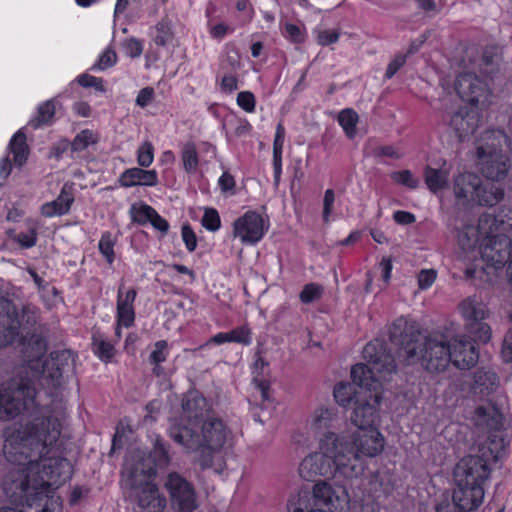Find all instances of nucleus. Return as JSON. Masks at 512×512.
<instances>
[{
  "instance_id": "774afa93",
  "label": "nucleus",
  "mask_w": 512,
  "mask_h": 512,
  "mask_svg": "<svg viewBox=\"0 0 512 512\" xmlns=\"http://www.w3.org/2000/svg\"><path fill=\"white\" fill-rule=\"evenodd\" d=\"M148 223H150L156 230L160 231L163 234H166L169 230V223L167 222V220L161 217L155 209Z\"/></svg>"
},
{
  "instance_id": "052dcab7",
  "label": "nucleus",
  "mask_w": 512,
  "mask_h": 512,
  "mask_svg": "<svg viewBox=\"0 0 512 512\" xmlns=\"http://www.w3.org/2000/svg\"><path fill=\"white\" fill-rule=\"evenodd\" d=\"M182 239L186 245V248L192 252L196 249L197 246V238L189 224H185L182 226Z\"/></svg>"
},
{
  "instance_id": "bb28decb",
  "label": "nucleus",
  "mask_w": 512,
  "mask_h": 512,
  "mask_svg": "<svg viewBox=\"0 0 512 512\" xmlns=\"http://www.w3.org/2000/svg\"><path fill=\"white\" fill-rule=\"evenodd\" d=\"M499 380L495 372L485 369H478L474 374L472 390L475 394L482 396L489 395L498 387Z\"/></svg>"
},
{
  "instance_id": "a18cd8bd",
  "label": "nucleus",
  "mask_w": 512,
  "mask_h": 512,
  "mask_svg": "<svg viewBox=\"0 0 512 512\" xmlns=\"http://www.w3.org/2000/svg\"><path fill=\"white\" fill-rule=\"evenodd\" d=\"M98 141V135L91 130H83L76 135L71 148L73 151H82L86 149L90 144H95Z\"/></svg>"
},
{
  "instance_id": "5701e85b",
  "label": "nucleus",
  "mask_w": 512,
  "mask_h": 512,
  "mask_svg": "<svg viewBox=\"0 0 512 512\" xmlns=\"http://www.w3.org/2000/svg\"><path fill=\"white\" fill-rule=\"evenodd\" d=\"M74 201L73 184L65 183L58 197L52 202L41 207V213L45 217L66 214Z\"/></svg>"
},
{
  "instance_id": "cd10ccee",
  "label": "nucleus",
  "mask_w": 512,
  "mask_h": 512,
  "mask_svg": "<svg viewBox=\"0 0 512 512\" xmlns=\"http://www.w3.org/2000/svg\"><path fill=\"white\" fill-rule=\"evenodd\" d=\"M312 498L316 506H325L331 509L336 508L339 496L332 486L326 481H318L313 486Z\"/></svg>"
},
{
  "instance_id": "69168bd1",
  "label": "nucleus",
  "mask_w": 512,
  "mask_h": 512,
  "mask_svg": "<svg viewBox=\"0 0 512 512\" xmlns=\"http://www.w3.org/2000/svg\"><path fill=\"white\" fill-rule=\"evenodd\" d=\"M373 155L375 157H388L393 159H399L401 154L393 146H379L373 149Z\"/></svg>"
},
{
  "instance_id": "bf43d9fd",
  "label": "nucleus",
  "mask_w": 512,
  "mask_h": 512,
  "mask_svg": "<svg viewBox=\"0 0 512 512\" xmlns=\"http://www.w3.org/2000/svg\"><path fill=\"white\" fill-rule=\"evenodd\" d=\"M255 97L249 91L240 92L237 96V104L247 112L255 109Z\"/></svg>"
},
{
  "instance_id": "473e14b6",
  "label": "nucleus",
  "mask_w": 512,
  "mask_h": 512,
  "mask_svg": "<svg viewBox=\"0 0 512 512\" xmlns=\"http://www.w3.org/2000/svg\"><path fill=\"white\" fill-rule=\"evenodd\" d=\"M285 138L284 126L279 123L276 128V135L273 143V165L276 182L279 181L282 167V149Z\"/></svg>"
},
{
  "instance_id": "de8ad7c7",
  "label": "nucleus",
  "mask_w": 512,
  "mask_h": 512,
  "mask_svg": "<svg viewBox=\"0 0 512 512\" xmlns=\"http://www.w3.org/2000/svg\"><path fill=\"white\" fill-rule=\"evenodd\" d=\"M128 0H118L115 6L114 12V30H120L121 32H127L126 23L128 20V13L126 12V6Z\"/></svg>"
},
{
  "instance_id": "5fc2aeb1",
  "label": "nucleus",
  "mask_w": 512,
  "mask_h": 512,
  "mask_svg": "<svg viewBox=\"0 0 512 512\" xmlns=\"http://www.w3.org/2000/svg\"><path fill=\"white\" fill-rule=\"evenodd\" d=\"M202 225L210 231H217L221 221L218 212L213 208H207L202 218Z\"/></svg>"
},
{
  "instance_id": "a878e982",
  "label": "nucleus",
  "mask_w": 512,
  "mask_h": 512,
  "mask_svg": "<svg viewBox=\"0 0 512 512\" xmlns=\"http://www.w3.org/2000/svg\"><path fill=\"white\" fill-rule=\"evenodd\" d=\"M504 197V190L495 183H482L480 181L475 198L472 202H475L481 206H494L498 204Z\"/></svg>"
},
{
  "instance_id": "3c124183",
  "label": "nucleus",
  "mask_w": 512,
  "mask_h": 512,
  "mask_svg": "<svg viewBox=\"0 0 512 512\" xmlns=\"http://www.w3.org/2000/svg\"><path fill=\"white\" fill-rule=\"evenodd\" d=\"M75 81L84 88H94L99 92H105V86L102 78L92 76L90 74L84 73L79 75Z\"/></svg>"
},
{
  "instance_id": "79ce46f5",
  "label": "nucleus",
  "mask_w": 512,
  "mask_h": 512,
  "mask_svg": "<svg viewBox=\"0 0 512 512\" xmlns=\"http://www.w3.org/2000/svg\"><path fill=\"white\" fill-rule=\"evenodd\" d=\"M502 59V50L499 46H488L482 54V65L486 73L493 72Z\"/></svg>"
},
{
  "instance_id": "37998d69",
  "label": "nucleus",
  "mask_w": 512,
  "mask_h": 512,
  "mask_svg": "<svg viewBox=\"0 0 512 512\" xmlns=\"http://www.w3.org/2000/svg\"><path fill=\"white\" fill-rule=\"evenodd\" d=\"M93 350L95 354L103 361L110 360L114 355L113 345L107 342L98 332L93 334Z\"/></svg>"
},
{
  "instance_id": "ddd939ff",
  "label": "nucleus",
  "mask_w": 512,
  "mask_h": 512,
  "mask_svg": "<svg viewBox=\"0 0 512 512\" xmlns=\"http://www.w3.org/2000/svg\"><path fill=\"white\" fill-rule=\"evenodd\" d=\"M484 498V488L481 485H456L452 501L445 499L437 506L453 505L455 512H468L480 506Z\"/></svg>"
},
{
  "instance_id": "aec40b11",
  "label": "nucleus",
  "mask_w": 512,
  "mask_h": 512,
  "mask_svg": "<svg viewBox=\"0 0 512 512\" xmlns=\"http://www.w3.org/2000/svg\"><path fill=\"white\" fill-rule=\"evenodd\" d=\"M478 124L479 118L477 113L466 108L453 113L449 120V126L460 141L472 135L477 130Z\"/></svg>"
},
{
  "instance_id": "4c0bfd02",
  "label": "nucleus",
  "mask_w": 512,
  "mask_h": 512,
  "mask_svg": "<svg viewBox=\"0 0 512 512\" xmlns=\"http://www.w3.org/2000/svg\"><path fill=\"white\" fill-rule=\"evenodd\" d=\"M466 330L472 337L473 343L481 342L485 344L491 339V328L484 320L466 323Z\"/></svg>"
},
{
  "instance_id": "6e6552de",
  "label": "nucleus",
  "mask_w": 512,
  "mask_h": 512,
  "mask_svg": "<svg viewBox=\"0 0 512 512\" xmlns=\"http://www.w3.org/2000/svg\"><path fill=\"white\" fill-rule=\"evenodd\" d=\"M481 455H468L463 457L454 469L456 485H481L489 478L490 468L488 461L495 457L491 447L479 449Z\"/></svg>"
},
{
  "instance_id": "c85d7f7f",
  "label": "nucleus",
  "mask_w": 512,
  "mask_h": 512,
  "mask_svg": "<svg viewBox=\"0 0 512 512\" xmlns=\"http://www.w3.org/2000/svg\"><path fill=\"white\" fill-rule=\"evenodd\" d=\"M503 224V222H498L497 218L493 214L485 213L482 214L478 220V225L476 228L478 234L480 236L485 237V241L490 238L502 236L503 234L499 232V226Z\"/></svg>"
},
{
  "instance_id": "b1692460",
  "label": "nucleus",
  "mask_w": 512,
  "mask_h": 512,
  "mask_svg": "<svg viewBox=\"0 0 512 512\" xmlns=\"http://www.w3.org/2000/svg\"><path fill=\"white\" fill-rule=\"evenodd\" d=\"M459 311L466 323L485 320L489 316V309L482 299L476 295L469 296L458 305Z\"/></svg>"
},
{
  "instance_id": "603ef678",
  "label": "nucleus",
  "mask_w": 512,
  "mask_h": 512,
  "mask_svg": "<svg viewBox=\"0 0 512 512\" xmlns=\"http://www.w3.org/2000/svg\"><path fill=\"white\" fill-rule=\"evenodd\" d=\"M322 292V286L315 283L307 284L300 293V300L305 304L311 303L318 300L321 297Z\"/></svg>"
},
{
  "instance_id": "4468645a",
  "label": "nucleus",
  "mask_w": 512,
  "mask_h": 512,
  "mask_svg": "<svg viewBox=\"0 0 512 512\" xmlns=\"http://www.w3.org/2000/svg\"><path fill=\"white\" fill-rule=\"evenodd\" d=\"M511 256V241L506 235L490 238L482 244L481 257L487 267L503 268Z\"/></svg>"
},
{
  "instance_id": "4be33fe9",
  "label": "nucleus",
  "mask_w": 512,
  "mask_h": 512,
  "mask_svg": "<svg viewBox=\"0 0 512 512\" xmlns=\"http://www.w3.org/2000/svg\"><path fill=\"white\" fill-rule=\"evenodd\" d=\"M481 179L474 173L466 172L459 174L454 179L453 191L459 203L472 202L478 190Z\"/></svg>"
},
{
  "instance_id": "0e129e2a",
  "label": "nucleus",
  "mask_w": 512,
  "mask_h": 512,
  "mask_svg": "<svg viewBox=\"0 0 512 512\" xmlns=\"http://www.w3.org/2000/svg\"><path fill=\"white\" fill-rule=\"evenodd\" d=\"M253 384L255 385V388L259 392L263 404L265 402H269L270 403L271 400H270V395H269V391H270V384H269V382L264 380V379H259L257 376H255L253 378Z\"/></svg>"
},
{
  "instance_id": "f3484780",
  "label": "nucleus",
  "mask_w": 512,
  "mask_h": 512,
  "mask_svg": "<svg viewBox=\"0 0 512 512\" xmlns=\"http://www.w3.org/2000/svg\"><path fill=\"white\" fill-rule=\"evenodd\" d=\"M479 353L475 344L466 337L454 339L451 343V363L460 370H468L478 362Z\"/></svg>"
},
{
  "instance_id": "6e6d98bb",
  "label": "nucleus",
  "mask_w": 512,
  "mask_h": 512,
  "mask_svg": "<svg viewBox=\"0 0 512 512\" xmlns=\"http://www.w3.org/2000/svg\"><path fill=\"white\" fill-rule=\"evenodd\" d=\"M229 342L247 345L251 342V331L245 326L238 327L228 332Z\"/></svg>"
},
{
  "instance_id": "0eeeda50",
  "label": "nucleus",
  "mask_w": 512,
  "mask_h": 512,
  "mask_svg": "<svg viewBox=\"0 0 512 512\" xmlns=\"http://www.w3.org/2000/svg\"><path fill=\"white\" fill-rule=\"evenodd\" d=\"M55 442L48 445L46 447V452L39 458L35 459H27L23 462H17V461H11L7 457L8 462L12 464H16L19 467L13 468L12 470H21L24 471L28 477H29V484L30 486H33L35 482L41 483H47L51 486L52 491L49 493V497L55 499L54 497V487L53 485L57 484L60 485L61 483L65 482L66 480L70 479L72 474V466L69 460L66 458L61 457H50L48 458L45 463L43 464V474L48 477V480H44L43 477L41 479H38L36 477H31V471L34 469V466H38L39 461H41L46 455L49 453V447H51ZM4 456H6L4 454ZM57 500H59V497H56ZM60 504V501H58Z\"/></svg>"
},
{
  "instance_id": "4d7b16f0",
  "label": "nucleus",
  "mask_w": 512,
  "mask_h": 512,
  "mask_svg": "<svg viewBox=\"0 0 512 512\" xmlns=\"http://www.w3.org/2000/svg\"><path fill=\"white\" fill-rule=\"evenodd\" d=\"M16 319L20 322V327H24L26 325L28 327H32L37 323L38 316L34 308L30 306H24L21 315L19 316V318L16 317Z\"/></svg>"
},
{
  "instance_id": "a19ab883",
  "label": "nucleus",
  "mask_w": 512,
  "mask_h": 512,
  "mask_svg": "<svg viewBox=\"0 0 512 512\" xmlns=\"http://www.w3.org/2000/svg\"><path fill=\"white\" fill-rule=\"evenodd\" d=\"M358 119V114L350 108L342 110L338 115V122L345 131L347 137L350 139H352L356 134V124Z\"/></svg>"
},
{
  "instance_id": "09e8293b",
  "label": "nucleus",
  "mask_w": 512,
  "mask_h": 512,
  "mask_svg": "<svg viewBox=\"0 0 512 512\" xmlns=\"http://www.w3.org/2000/svg\"><path fill=\"white\" fill-rule=\"evenodd\" d=\"M154 159V147L151 142L145 141L137 150V162L140 167L147 168Z\"/></svg>"
},
{
  "instance_id": "9b49d317",
  "label": "nucleus",
  "mask_w": 512,
  "mask_h": 512,
  "mask_svg": "<svg viewBox=\"0 0 512 512\" xmlns=\"http://www.w3.org/2000/svg\"><path fill=\"white\" fill-rule=\"evenodd\" d=\"M212 408L209 402L197 391H189L182 400V418L173 423H184L188 426L199 428L208 418H211Z\"/></svg>"
},
{
  "instance_id": "e2e57ef3",
  "label": "nucleus",
  "mask_w": 512,
  "mask_h": 512,
  "mask_svg": "<svg viewBox=\"0 0 512 512\" xmlns=\"http://www.w3.org/2000/svg\"><path fill=\"white\" fill-rule=\"evenodd\" d=\"M436 279V271L433 269L421 270L418 274V285L420 289L429 288Z\"/></svg>"
},
{
  "instance_id": "49530a36",
  "label": "nucleus",
  "mask_w": 512,
  "mask_h": 512,
  "mask_svg": "<svg viewBox=\"0 0 512 512\" xmlns=\"http://www.w3.org/2000/svg\"><path fill=\"white\" fill-rule=\"evenodd\" d=\"M152 213H154V208L147 204H133L130 207L132 220L139 225L148 223Z\"/></svg>"
},
{
  "instance_id": "393cba45",
  "label": "nucleus",
  "mask_w": 512,
  "mask_h": 512,
  "mask_svg": "<svg viewBox=\"0 0 512 512\" xmlns=\"http://www.w3.org/2000/svg\"><path fill=\"white\" fill-rule=\"evenodd\" d=\"M7 306L0 307V347L11 344L20 333V322L5 311Z\"/></svg>"
},
{
  "instance_id": "e433bc0d",
  "label": "nucleus",
  "mask_w": 512,
  "mask_h": 512,
  "mask_svg": "<svg viewBox=\"0 0 512 512\" xmlns=\"http://www.w3.org/2000/svg\"><path fill=\"white\" fill-rule=\"evenodd\" d=\"M355 384L339 383L334 388V398L336 402L342 406H347L354 398L362 397L363 393L357 391L354 387Z\"/></svg>"
},
{
  "instance_id": "7ed1b4c3",
  "label": "nucleus",
  "mask_w": 512,
  "mask_h": 512,
  "mask_svg": "<svg viewBox=\"0 0 512 512\" xmlns=\"http://www.w3.org/2000/svg\"><path fill=\"white\" fill-rule=\"evenodd\" d=\"M130 469V488L133 489L139 512H163L167 505L154 479L159 470L170 462L168 452L160 439L152 451H135Z\"/></svg>"
},
{
  "instance_id": "ea45409f",
  "label": "nucleus",
  "mask_w": 512,
  "mask_h": 512,
  "mask_svg": "<svg viewBox=\"0 0 512 512\" xmlns=\"http://www.w3.org/2000/svg\"><path fill=\"white\" fill-rule=\"evenodd\" d=\"M312 500L313 498L309 491H300L289 499L287 509L289 512H308L309 510H314L311 505Z\"/></svg>"
},
{
  "instance_id": "1a4fd4ad",
  "label": "nucleus",
  "mask_w": 512,
  "mask_h": 512,
  "mask_svg": "<svg viewBox=\"0 0 512 512\" xmlns=\"http://www.w3.org/2000/svg\"><path fill=\"white\" fill-rule=\"evenodd\" d=\"M339 436L341 441L348 446L349 452L356 458V463L361 468V456L374 457L384 448V438L376 428L357 429L353 433L351 441L345 435Z\"/></svg>"
},
{
  "instance_id": "2f4dec72",
  "label": "nucleus",
  "mask_w": 512,
  "mask_h": 512,
  "mask_svg": "<svg viewBox=\"0 0 512 512\" xmlns=\"http://www.w3.org/2000/svg\"><path fill=\"white\" fill-rule=\"evenodd\" d=\"M425 182L429 190L433 193L445 188L448 182V173L442 169H434L429 166L424 171Z\"/></svg>"
},
{
  "instance_id": "f704fd0d",
  "label": "nucleus",
  "mask_w": 512,
  "mask_h": 512,
  "mask_svg": "<svg viewBox=\"0 0 512 512\" xmlns=\"http://www.w3.org/2000/svg\"><path fill=\"white\" fill-rule=\"evenodd\" d=\"M124 283L119 286L118 290V302H117V314L118 323L115 329V334L120 337V329L122 326L128 327V291H124Z\"/></svg>"
},
{
  "instance_id": "8fccbe9b",
  "label": "nucleus",
  "mask_w": 512,
  "mask_h": 512,
  "mask_svg": "<svg viewBox=\"0 0 512 512\" xmlns=\"http://www.w3.org/2000/svg\"><path fill=\"white\" fill-rule=\"evenodd\" d=\"M392 180L396 183L406 186L410 189H415L419 185V180L414 177L410 170H401L391 174Z\"/></svg>"
},
{
  "instance_id": "338daca9",
  "label": "nucleus",
  "mask_w": 512,
  "mask_h": 512,
  "mask_svg": "<svg viewBox=\"0 0 512 512\" xmlns=\"http://www.w3.org/2000/svg\"><path fill=\"white\" fill-rule=\"evenodd\" d=\"M154 98V89L152 87H145L140 90L136 98V104L142 108L146 107L152 102Z\"/></svg>"
},
{
  "instance_id": "2eb2a0df",
  "label": "nucleus",
  "mask_w": 512,
  "mask_h": 512,
  "mask_svg": "<svg viewBox=\"0 0 512 512\" xmlns=\"http://www.w3.org/2000/svg\"><path fill=\"white\" fill-rule=\"evenodd\" d=\"M380 400V393H368L356 399L351 421L357 429L375 428L373 425L377 418Z\"/></svg>"
},
{
  "instance_id": "f8f14e48",
  "label": "nucleus",
  "mask_w": 512,
  "mask_h": 512,
  "mask_svg": "<svg viewBox=\"0 0 512 512\" xmlns=\"http://www.w3.org/2000/svg\"><path fill=\"white\" fill-rule=\"evenodd\" d=\"M479 169L484 177L492 181L503 180L510 169L509 158L500 150L477 148Z\"/></svg>"
},
{
  "instance_id": "20e7f679",
  "label": "nucleus",
  "mask_w": 512,
  "mask_h": 512,
  "mask_svg": "<svg viewBox=\"0 0 512 512\" xmlns=\"http://www.w3.org/2000/svg\"><path fill=\"white\" fill-rule=\"evenodd\" d=\"M362 468L349 452L348 446L334 432H326L320 438L319 452L306 456L300 466V476L308 481L316 477L347 478L358 477Z\"/></svg>"
},
{
  "instance_id": "7c9ffc66",
  "label": "nucleus",
  "mask_w": 512,
  "mask_h": 512,
  "mask_svg": "<svg viewBox=\"0 0 512 512\" xmlns=\"http://www.w3.org/2000/svg\"><path fill=\"white\" fill-rule=\"evenodd\" d=\"M9 149L13 154L15 164L22 166L28 156V146L26 144V136L23 132L18 131L9 143Z\"/></svg>"
},
{
  "instance_id": "c03bdc74",
  "label": "nucleus",
  "mask_w": 512,
  "mask_h": 512,
  "mask_svg": "<svg viewBox=\"0 0 512 512\" xmlns=\"http://www.w3.org/2000/svg\"><path fill=\"white\" fill-rule=\"evenodd\" d=\"M55 114V105L53 101H46L41 104L38 108V115L34 119L30 120L29 125L37 129L42 124L48 123Z\"/></svg>"
},
{
  "instance_id": "c9c22d12",
  "label": "nucleus",
  "mask_w": 512,
  "mask_h": 512,
  "mask_svg": "<svg viewBox=\"0 0 512 512\" xmlns=\"http://www.w3.org/2000/svg\"><path fill=\"white\" fill-rule=\"evenodd\" d=\"M337 420V415L333 409L318 408L312 417V427L316 430L328 429L333 427Z\"/></svg>"
},
{
  "instance_id": "412c9836",
  "label": "nucleus",
  "mask_w": 512,
  "mask_h": 512,
  "mask_svg": "<svg viewBox=\"0 0 512 512\" xmlns=\"http://www.w3.org/2000/svg\"><path fill=\"white\" fill-rule=\"evenodd\" d=\"M471 419L478 429L485 432L498 431L503 424L502 414L490 403L476 407Z\"/></svg>"
},
{
  "instance_id": "f257e3e1",
  "label": "nucleus",
  "mask_w": 512,
  "mask_h": 512,
  "mask_svg": "<svg viewBox=\"0 0 512 512\" xmlns=\"http://www.w3.org/2000/svg\"><path fill=\"white\" fill-rule=\"evenodd\" d=\"M41 385L50 398L41 404L30 380L14 378L0 386V420L9 421L21 414L32 419L18 428L3 432V453L11 461L23 462L41 457L46 447L61 434V419L65 416V373L74 368L70 350L53 351L43 362Z\"/></svg>"
},
{
  "instance_id": "a211bd4d",
  "label": "nucleus",
  "mask_w": 512,
  "mask_h": 512,
  "mask_svg": "<svg viewBox=\"0 0 512 512\" xmlns=\"http://www.w3.org/2000/svg\"><path fill=\"white\" fill-rule=\"evenodd\" d=\"M455 89L461 97L476 104L486 99L489 94L487 85L472 73L459 75L455 82Z\"/></svg>"
},
{
  "instance_id": "864d4df0",
  "label": "nucleus",
  "mask_w": 512,
  "mask_h": 512,
  "mask_svg": "<svg viewBox=\"0 0 512 512\" xmlns=\"http://www.w3.org/2000/svg\"><path fill=\"white\" fill-rule=\"evenodd\" d=\"M117 60V56L114 50L108 48L103 54L99 57L98 61L94 64L91 70H106L109 67H112Z\"/></svg>"
},
{
  "instance_id": "c756f323",
  "label": "nucleus",
  "mask_w": 512,
  "mask_h": 512,
  "mask_svg": "<svg viewBox=\"0 0 512 512\" xmlns=\"http://www.w3.org/2000/svg\"><path fill=\"white\" fill-rule=\"evenodd\" d=\"M158 174L155 170H145L143 167L130 168L131 186H156Z\"/></svg>"
},
{
  "instance_id": "680f3d73",
  "label": "nucleus",
  "mask_w": 512,
  "mask_h": 512,
  "mask_svg": "<svg viewBox=\"0 0 512 512\" xmlns=\"http://www.w3.org/2000/svg\"><path fill=\"white\" fill-rule=\"evenodd\" d=\"M99 249L101 253L106 257L109 263L113 262L114 251H113V242L110 238L109 234H105L101 237L99 242Z\"/></svg>"
},
{
  "instance_id": "6ab92c4d",
  "label": "nucleus",
  "mask_w": 512,
  "mask_h": 512,
  "mask_svg": "<svg viewBox=\"0 0 512 512\" xmlns=\"http://www.w3.org/2000/svg\"><path fill=\"white\" fill-rule=\"evenodd\" d=\"M20 345L24 361L32 370H38L39 360L47 351L46 340L40 334L27 333L22 337Z\"/></svg>"
},
{
  "instance_id": "72a5a7b5",
  "label": "nucleus",
  "mask_w": 512,
  "mask_h": 512,
  "mask_svg": "<svg viewBox=\"0 0 512 512\" xmlns=\"http://www.w3.org/2000/svg\"><path fill=\"white\" fill-rule=\"evenodd\" d=\"M457 232V241L463 250H471L476 246L479 240V234L475 226L471 224H464L461 229L455 226Z\"/></svg>"
},
{
  "instance_id": "dca6fc26",
  "label": "nucleus",
  "mask_w": 512,
  "mask_h": 512,
  "mask_svg": "<svg viewBox=\"0 0 512 512\" xmlns=\"http://www.w3.org/2000/svg\"><path fill=\"white\" fill-rule=\"evenodd\" d=\"M233 232L243 243L255 244L264 235V220L256 212H247L234 222Z\"/></svg>"
},
{
  "instance_id": "39448f33",
  "label": "nucleus",
  "mask_w": 512,
  "mask_h": 512,
  "mask_svg": "<svg viewBox=\"0 0 512 512\" xmlns=\"http://www.w3.org/2000/svg\"><path fill=\"white\" fill-rule=\"evenodd\" d=\"M229 429L223 420L212 416L206 419L199 428L184 423H173L169 427V436L187 452H197L195 462L202 470L213 466L215 453L225 445Z\"/></svg>"
},
{
  "instance_id": "58836bf2",
  "label": "nucleus",
  "mask_w": 512,
  "mask_h": 512,
  "mask_svg": "<svg viewBox=\"0 0 512 512\" xmlns=\"http://www.w3.org/2000/svg\"><path fill=\"white\" fill-rule=\"evenodd\" d=\"M183 168L188 173H193L198 167V152L195 143L186 142L181 151Z\"/></svg>"
},
{
  "instance_id": "9d476101",
  "label": "nucleus",
  "mask_w": 512,
  "mask_h": 512,
  "mask_svg": "<svg viewBox=\"0 0 512 512\" xmlns=\"http://www.w3.org/2000/svg\"><path fill=\"white\" fill-rule=\"evenodd\" d=\"M171 505L175 512H192L196 509V496L193 486L180 474L170 473L165 482Z\"/></svg>"
},
{
  "instance_id": "13d9d810",
  "label": "nucleus",
  "mask_w": 512,
  "mask_h": 512,
  "mask_svg": "<svg viewBox=\"0 0 512 512\" xmlns=\"http://www.w3.org/2000/svg\"><path fill=\"white\" fill-rule=\"evenodd\" d=\"M167 342L160 340L155 343V349L150 354V361L153 364H160L166 360Z\"/></svg>"
},
{
  "instance_id": "f03ea898",
  "label": "nucleus",
  "mask_w": 512,
  "mask_h": 512,
  "mask_svg": "<svg viewBox=\"0 0 512 512\" xmlns=\"http://www.w3.org/2000/svg\"><path fill=\"white\" fill-rule=\"evenodd\" d=\"M390 341L397 347V356L407 365L421 361L430 372L444 371L451 363V343L444 336H424L415 322L404 317L390 328Z\"/></svg>"
},
{
  "instance_id": "423d86ee",
  "label": "nucleus",
  "mask_w": 512,
  "mask_h": 512,
  "mask_svg": "<svg viewBox=\"0 0 512 512\" xmlns=\"http://www.w3.org/2000/svg\"><path fill=\"white\" fill-rule=\"evenodd\" d=\"M363 357L368 364L359 363L352 367L351 378L364 394L380 393L381 381L376 373L391 374L396 370L394 357L381 341L370 342L363 348Z\"/></svg>"
}]
</instances>
